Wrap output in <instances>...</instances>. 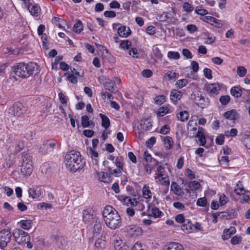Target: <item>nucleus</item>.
<instances>
[{"label":"nucleus","mask_w":250,"mask_h":250,"mask_svg":"<svg viewBox=\"0 0 250 250\" xmlns=\"http://www.w3.org/2000/svg\"><path fill=\"white\" fill-rule=\"evenodd\" d=\"M221 219L229 220L232 218L233 214L229 211L221 212Z\"/></svg>","instance_id":"nucleus-50"},{"label":"nucleus","mask_w":250,"mask_h":250,"mask_svg":"<svg viewBox=\"0 0 250 250\" xmlns=\"http://www.w3.org/2000/svg\"><path fill=\"white\" fill-rule=\"evenodd\" d=\"M117 32L119 36L122 38H127L131 34L130 28L123 25H120L117 28Z\"/></svg>","instance_id":"nucleus-13"},{"label":"nucleus","mask_w":250,"mask_h":250,"mask_svg":"<svg viewBox=\"0 0 250 250\" xmlns=\"http://www.w3.org/2000/svg\"><path fill=\"white\" fill-rule=\"evenodd\" d=\"M82 125L83 127H87L92 124L87 115H83L81 118Z\"/></svg>","instance_id":"nucleus-36"},{"label":"nucleus","mask_w":250,"mask_h":250,"mask_svg":"<svg viewBox=\"0 0 250 250\" xmlns=\"http://www.w3.org/2000/svg\"><path fill=\"white\" fill-rule=\"evenodd\" d=\"M167 57L169 59L178 60L180 58V54L178 52L169 51L167 53Z\"/></svg>","instance_id":"nucleus-53"},{"label":"nucleus","mask_w":250,"mask_h":250,"mask_svg":"<svg viewBox=\"0 0 250 250\" xmlns=\"http://www.w3.org/2000/svg\"><path fill=\"white\" fill-rule=\"evenodd\" d=\"M103 216L106 225L111 229L120 228L122 219L118 212L110 206H106L103 211Z\"/></svg>","instance_id":"nucleus-2"},{"label":"nucleus","mask_w":250,"mask_h":250,"mask_svg":"<svg viewBox=\"0 0 250 250\" xmlns=\"http://www.w3.org/2000/svg\"><path fill=\"white\" fill-rule=\"evenodd\" d=\"M189 117V113L186 111H181L177 114V118L178 120L181 122L187 121Z\"/></svg>","instance_id":"nucleus-32"},{"label":"nucleus","mask_w":250,"mask_h":250,"mask_svg":"<svg viewBox=\"0 0 250 250\" xmlns=\"http://www.w3.org/2000/svg\"><path fill=\"white\" fill-rule=\"evenodd\" d=\"M188 83V81L186 79L178 80L175 83L176 87L178 88H182L186 86Z\"/></svg>","instance_id":"nucleus-43"},{"label":"nucleus","mask_w":250,"mask_h":250,"mask_svg":"<svg viewBox=\"0 0 250 250\" xmlns=\"http://www.w3.org/2000/svg\"><path fill=\"white\" fill-rule=\"evenodd\" d=\"M156 104L161 105L166 102V97L164 95L156 96L154 99Z\"/></svg>","instance_id":"nucleus-46"},{"label":"nucleus","mask_w":250,"mask_h":250,"mask_svg":"<svg viewBox=\"0 0 250 250\" xmlns=\"http://www.w3.org/2000/svg\"><path fill=\"white\" fill-rule=\"evenodd\" d=\"M13 235L16 242L19 244H22L30 239L28 233L21 229H15Z\"/></svg>","instance_id":"nucleus-4"},{"label":"nucleus","mask_w":250,"mask_h":250,"mask_svg":"<svg viewBox=\"0 0 250 250\" xmlns=\"http://www.w3.org/2000/svg\"><path fill=\"white\" fill-rule=\"evenodd\" d=\"M10 110L14 116L17 117L21 116L26 111L25 107L20 103H15L12 107L10 108Z\"/></svg>","instance_id":"nucleus-8"},{"label":"nucleus","mask_w":250,"mask_h":250,"mask_svg":"<svg viewBox=\"0 0 250 250\" xmlns=\"http://www.w3.org/2000/svg\"><path fill=\"white\" fill-rule=\"evenodd\" d=\"M131 45V42L129 40H125L121 42L120 47L124 49H128Z\"/></svg>","instance_id":"nucleus-42"},{"label":"nucleus","mask_w":250,"mask_h":250,"mask_svg":"<svg viewBox=\"0 0 250 250\" xmlns=\"http://www.w3.org/2000/svg\"><path fill=\"white\" fill-rule=\"evenodd\" d=\"M247 69L242 66H239L237 68V73L241 77H244L247 73Z\"/></svg>","instance_id":"nucleus-51"},{"label":"nucleus","mask_w":250,"mask_h":250,"mask_svg":"<svg viewBox=\"0 0 250 250\" xmlns=\"http://www.w3.org/2000/svg\"><path fill=\"white\" fill-rule=\"evenodd\" d=\"M173 206L175 208L181 210H184L186 209L185 205L179 202H175L173 203Z\"/></svg>","instance_id":"nucleus-62"},{"label":"nucleus","mask_w":250,"mask_h":250,"mask_svg":"<svg viewBox=\"0 0 250 250\" xmlns=\"http://www.w3.org/2000/svg\"><path fill=\"white\" fill-rule=\"evenodd\" d=\"M33 165L28 164L26 166L21 165V173L24 176H29L33 171Z\"/></svg>","instance_id":"nucleus-19"},{"label":"nucleus","mask_w":250,"mask_h":250,"mask_svg":"<svg viewBox=\"0 0 250 250\" xmlns=\"http://www.w3.org/2000/svg\"><path fill=\"white\" fill-rule=\"evenodd\" d=\"M224 117L229 121H231L233 124H234L236 120L239 118V114L235 109L227 111L224 114ZM233 125H230L232 126Z\"/></svg>","instance_id":"nucleus-11"},{"label":"nucleus","mask_w":250,"mask_h":250,"mask_svg":"<svg viewBox=\"0 0 250 250\" xmlns=\"http://www.w3.org/2000/svg\"><path fill=\"white\" fill-rule=\"evenodd\" d=\"M236 229L234 227H230L229 229H226L223 230L222 238L224 240H228L235 233Z\"/></svg>","instance_id":"nucleus-17"},{"label":"nucleus","mask_w":250,"mask_h":250,"mask_svg":"<svg viewBox=\"0 0 250 250\" xmlns=\"http://www.w3.org/2000/svg\"><path fill=\"white\" fill-rule=\"evenodd\" d=\"M207 90L208 93L212 95H216L219 93L220 87L218 83H210L208 85Z\"/></svg>","instance_id":"nucleus-18"},{"label":"nucleus","mask_w":250,"mask_h":250,"mask_svg":"<svg viewBox=\"0 0 250 250\" xmlns=\"http://www.w3.org/2000/svg\"><path fill=\"white\" fill-rule=\"evenodd\" d=\"M151 212L152 215L155 218L160 217L162 214V212L157 207L153 208H152Z\"/></svg>","instance_id":"nucleus-55"},{"label":"nucleus","mask_w":250,"mask_h":250,"mask_svg":"<svg viewBox=\"0 0 250 250\" xmlns=\"http://www.w3.org/2000/svg\"><path fill=\"white\" fill-rule=\"evenodd\" d=\"M28 10L32 15L34 17H38L40 12V6L36 4H29L28 6Z\"/></svg>","instance_id":"nucleus-22"},{"label":"nucleus","mask_w":250,"mask_h":250,"mask_svg":"<svg viewBox=\"0 0 250 250\" xmlns=\"http://www.w3.org/2000/svg\"><path fill=\"white\" fill-rule=\"evenodd\" d=\"M66 168L72 172L82 169L85 164L80 153L72 150L68 152L64 157Z\"/></svg>","instance_id":"nucleus-3"},{"label":"nucleus","mask_w":250,"mask_h":250,"mask_svg":"<svg viewBox=\"0 0 250 250\" xmlns=\"http://www.w3.org/2000/svg\"><path fill=\"white\" fill-rule=\"evenodd\" d=\"M238 130L236 128H231L229 130L225 131V135L228 137H233L237 135Z\"/></svg>","instance_id":"nucleus-44"},{"label":"nucleus","mask_w":250,"mask_h":250,"mask_svg":"<svg viewBox=\"0 0 250 250\" xmlns=\"http://www.w3.org/2000/svg\"><path fill=\"white\" fill-rule=\"evenodd\" d=\"M104 246L105 241L102 239L98 238L95 243V250H103Z\"/></svg>","instance_id":"nucleus-34"},{"label":"nucleus","mask_w":250,"mask_h":250,"mask_svg":"<svg viewBox=\"0 0 250 250\" xmlns=\"http://www.w3.org/2000/svg\"><path fill=\"white\" fill-rule=\"evenodd\" d=\"M83 29L82 22L80 20L77 21L73 26V31L77 33H80Z\"/></svg>","instance_id":"nucleus-38"},{"label":"nucleus","mask_w":250,"mask_h":250,"mask_svg":"<svg viewBox=\"0 0 250 250\" xmlns=\"http://www.w3.org/2000/svg\"><path fill=\"white\" fill-rule=\"evenodd\" d=\"M99 116L102 120V126L106 130L110 126V120L107 116L102 113L99 114Z\"/></svg>","instance_id":"nucleus-25"},{"label":"nucleus","mask_w":250,"mask_h":250,"mask_svg":"<svg viewBox=\"0 0 250 250\" xmlns=\"http://www.w3.org/2000/svg\"><path fill=\"white\" fill-rule=\"evenodd\" d=\"M171 190L174 193V194L180 195L182 192V189L180 186L174 182H172L171 185Z\"/></svg>","instance_id":"nucleus-33"},{"label":"nucleus","mask_w":250,"mask_h":250,"mask_svg":"<svg viewBox=\"0 0 250 250\" xmlns=\"http://www.w3.org/2000/svg\"><path fill=\"white\" fill-rule=\"evenodd\" d=\"M234 192L237 195H244V192L246 191L241 182H239V183L237 184L234 189Z\"/></svg>","instance_id":"nucleus-39"},{"label":"nucleus","mask_w":250,"mask_h":250,"mask_svg":"<svg viewBox=\"0 0 250 250\" xmlns=\"http://www.w3.org/2000/svg\"><path fill=\"white\" fill-rule=\"evenodd\" d=\"M181 229L185 233L192 232L194 231L193 225L189 220L186 219V222L182 224Z\"/></svg>","instance_id":"nucleus-20"},{"label":"nucleus","mask_w":250,"mask_h":250,"mask_svg":"<svg viewBox=\"0 0 250 250\" xmlns=\"http://www.w3.org/2000/svg\"><path fill=\"white\" fill-rule=\"evenodd\" d=\"M220 206L225 205L228 201V197L224 194L221 195L219 199Z\"/></svg>","instance_id":"nucleus-57"},{"label":"nucleus","mask_w":250,"mask_h":250,"mask_svg":"<svg viewBox=\"0 0 250 250\" xmlns=\"http://www.w3.org/2000/svg\"><path fill=\"white\" fill-rule=\"evenodd\" d=\"M242 89L241 87L238 86H233L230 90V94L232 96L238 98L240 97L242 95Z\"/></svg>","instance_id":"nucleus-29"},{"label":"nucleus","mask_w":250,"mask_h":250,"mask_svg":"<svg viewBox=\"0 0 250 250\" xmlns=\"http://www.w3.org/2000/svg\"><path fill=\"white\" fill-rule=\"evenodd\" d=\"M165 75L167 77L169 80L175 81L179 76L178 73L170 71L166 73Z\"/></svg>","instance_id":"nucleus-41"},{"label":"nucleus","mask_w":250,"mask_h":250,"mask_svg":"<svg viewBox=\"0 0 250 250\" xmlns=\"http://www.w3.org/2000/svg\"><path fill=\"white\" fill-rule=\"evenodd\" d=\"M93 212V211L90 208L85 209L83 211V220L85 224L91 225L95 220L97 219L96 216L94 215Z\"/></svg>","instance_id":"nucleus-6"},{"label":"nucleus","mask_w":250,"mask_h":250,"mask_svg":"<svg viewBox=\"0 0 250 250\" xmlns=\"http://www.w3.org/2000/svg\"><path fill=\"white\" fill-rule=\"evenodd\" d=\"M94 223L95 224L93 227V234H98L102 230V224L98 218L95 220Z\"/></svg>","instance_id":"nucleus-26"},{"label":"nucleus","mask_w":250,"mask_h":250,"mask_svg":"<svg viewBox=\"0 0 250 250\" xmlns=\"http://www.w3.org/2000/svg\"><path fill=\"white\" fill-rule=\"evenodd\" d=\"M135 228L134 226H128L125 227L123 229L125 232L128 233V234L133 235L135 234V232L136 231Z\"/></svg>","instance_id":"nucleus-49"},{"label":"nucleus","mask_w":250,"mask_h":250,"mask_svg":"<svg viewBox=\"0 0 250 250\" xmlns=\"http://www.w3.org/2000/svg\"><path fill=\"white\" fill-rule=\"evenodd\" d=\"M97 175L99 180L101 182H103L104 183L108 182V180L109 178V175L108 173L100 171L97 173Z\"/></svg>","instance_id":"nucleus-28"},{"label":"nucleus","mask_w":250,"mask_h":250,"mask_svg":"<svg viewBox=\"0 0 250 250\" xmlns=\"http://www.w3.org/2000/svg\"><path fill=\"white\" fill-rule=\"evenodd\" d=\"M170 130L169 126L167 125H165L162 127L159 132L162 134L166 135L169 133Z\"/></svg>","instance_id":"nucleus-56"},{"label":"nucleus","mask_w":250,"mask_h":250,"mask_svg":"<svg viewBox=\"0 0 250 250\" xmlns=\"http://www.w3.org/2000/svg\"><path fill=\"white\" fill-rule=\"evenodd\" d=\"M131 250H146V246L140 243L136 242L134 245Z\"/></svg>","instance_id":"nucleus-54"},{"label":"nucleus","mask_w":250,"mask_h":250,"mask_svg":"<svg viewBox=\"0 0 250 250\" xmlns=\"http://www.w3.org/2000/svg\"><path fill=\"white\" fill-rule=\"evenodd\" d=\"M182 8L183 10L187 13H190L194 10V7L188 2H184Z\"/></svg>","instance_id":"nucleus-40"},{"label":"nucleus","mask_w":250,"mask_h":250,"mask_svg":"<svg viewBox=\"0 0 250 250\" xmlns=\"http://www.w3.org/2000/svg\"><path fill=\"white\" fill-rule=\"evenodd\" d=\"M201 19L203 21L209 23L217 28H220L222 26V22L221 20L211 16H207L203 17Z\"/></svg>","instance_id":"nucleus-12"},{"label":"nucleus","mask_w":250,"mask_h":250,"mask_svg":"<svg viewBox=\"0 0 250 250\" xmlns=\"http://www.w3.org/2000/svg\"><path fill=\"white\" fill-rule=\"evenodd\" d=\"M175 219L177 223L180 224H183L186 221V219H185V216L183 214L177 215L175 217Z\"/></svg>","instance_id":"nucleus-59"},{"label":"nucleus","mask_w":250,"mask_h":250,"mask_svg":"<svg viewBox=\"0 0 250 250\" xmlns=\"http://www.w3.org/2000/svg\"><path fill=\"white\" fill-rule=\"evenodd\" d=\"M143 195L146 199H149L152 196V193L149 189V187L145 185L143 188Z\"/></svg>","instance_id":"nucleus-37"},{"label":"nucleus","mask_w":250,"mask_h":250,"mask_svg":"<svg viewBox=\"0 0 250 250\" xmlns=\"http://www.w3.org/2000/svg\"><path fill=\"white\" fill-rule=\"evenodd\" d=\"M39 72V66L36 62H31L26 63L21 62L14 64L11 75L17 81L18 79L17 77L25 79L30 76L36 75Z\"/></svg>","instance_id":"nucleus-1"},{"label":"nucleus","mask_w":250,"mask_h":250,"mask_svg":"<svg viewBox=\"0 0 250 250\" xmlns=\"http://www.w3.org/2000/svg\"><path fill=\"white\" fill-rule=\"evenodd\" d=\"M22 163L21 165L26 166L28 164L32 165V157L28 153H23Z\"/></svg>","instance_id":"nucleus-31"},{"label":"nucleus","mask_w":250,"mask_h":250,"mask_svg":"<svg viewBox=\"0 0 250 250\" xmlns=\"http://www.w3.org/2000/svg\"><path fill=\"white\" fill-rule=\"evenodd\" d=\"M195 12L196 14L201 16H205L208 14V12L207 10L202 9L199 7H197L195 8Z\"/></svg>","instance_id":"nucleus-60"},{"label":"nucleus","mask_w":250,"mask_h":250,"mask_svg":"<svg viewBox=\"0 0 250 250\" xmlns=\"http://www.w3.org/2000/svg\"><path fill=\"white\" fill-rule=\"evenodd\" d=\"M241 241H242L241 237L238 236V235H235L231 238V239L230 240V242H231V244H232V245H236V244H238L239 243H240L241 242Z\"/></svg>","instance_id":"nucleus-61"},{"label":"nucleus","mask_w":250,"mask_h":250,"mask_svg":"<svg viewBox=\"0 0 250 250\" xmlns=\"http://www.w3.org/2000/svg\"><path fill=\"white\" fill-rule=\"evenodd\" d=\"M230 99L229 95H223L220 97L219 101L222 105H226L229 102Z\"/></svg>","instance_id":"nucleus-52"},{"label":"nucleus","mask_w":250,"mask_h":250,"mask_svg":"<svg viewBox=\"0 0 250 250\" xmlns=\"http://www.w3.org/2000/svg\"><path fill=\"white\" fill-rule=\"evenodd\" d=\"M123 169L118 168L112 169L110 166H108V171L111 175H113L115 177H119L122 174Z\"/></svg>","instance_id":"nucleus-35"},{"label":"nucleus","mask_w":250,"mask_h":250,"mask_svg":"<svg viewBox=\"0 0 250 250\" xmlns=\"http://www.w3.org/2000/svg\"><path fill=\"white\" fill-rule=\"evenodd\" d=\"M203 72L204 76L206 78L208 79H212V70L210 69L205 68H204Z\"/></svg>","instance_id":"nucleus-63"},{"label":"nucleus","mask_w":250,"mask_h":250,"mask_svg":"<svg viewBox=\"0 0 250 250\" xmlns=\"http://www.w3.org/2000/svg\"><path fill=\"white\" fill-rule=\"evenodd\" d=\"M182 95V93L180 91L173 89L170 94V100L174 104H176L178 101L181 99Z\"/></svg>","instance_id":"nucleus-16"},{"label":"nucleus","mask_w":250,"mask_h":250,"mask_svg":"<svg viewBox=\"0 0 250 250\" xmlns=\"http://www.w3.org/2000/svg\"><path fill=\"white\" fill-rule=\"evenodd\" d=\"M123 158L122 156L118 157L115 159L114 163H115V165H116L117 168L123 169L124 164L123 163Z\"/></svg>","instance_id":"nucleus-48"},{"label":"nucleus","mask_w":250,"mask_h":250,"mask_svg":"<svg viewBox=\"0 0 250 250\" xmlns=\"http://www.w3.org/2000/svg\"><path fill=\"white\" fill-rule=\"evenodd\" d=\"M56 146V143L54 142L45 141L40 148V151L43 154H46L48 151H50Z\"/></svg>","instance_id":"nucleus-14"},{"label":"nucleus","mask_w":250,"mask_h":250,"mask_svg":"<svg viewBox=\"0 0 250 250\" xmlns=\"http://www.w3.org/2000/svg\"><path fill=\"white\" fill-rule=\"evenodd\" d=\"M169 112V109L167 106H162L160 107L157 112V115L159 116L163 117Z\"/></svg>","instance_id":"nucleus-47"},{"label":"nucleus","mask_w":250,"mask_h":250,"mask_svg":"<svg viewBox=\"0 0 250 250\" xmlns=\"http://www.w3.org/2000/svg\"><path fill=\"white\" fill-rule=\"evenodd\" d=\"M165 147L167 149H170L172 147L173 141L171 137L169 136L165 137L163 140Z\"/></svg>","instance_id":"nucleus-30"},{"label":"nucleus","mask_w":250,"mask_h":250,"mask_svg":"<svg viewBox=\"0 0 250 250\" xmlns=\"http://www.w3.org/2000/svg\"><path fill=\"white\" fill-rule=\"evenodd\" d=\"M164 250H184V248L181 244L172 242L168 244Z\"/></svg>","instance_id":"nucleus-24"},{"label":"nucleus","mask_w":250,"mask_h":250,"mask_svg":"<svg viewBox=\"0 0 250 250\" xmlns=\"http://www.w3.org/2000/svg\"><path fill=\"white\" fill-rule=\"evenodd\" d=\"M120 80L118 78H115L114 80L108 79L104 83V86L106 89L112 92H114L115 91V88H114L115 83H120Z\"/></svg>","instance_id":"nucleus-15"},{"label":"nucleus","mask_w":250,"mask_h":250,"mask_svg":"<svg viewBox=\"0 0 250 250\" xmlns=\"http://www.w3.org/2000/svg\"><path fill=\"white\" fill-rule=\"evenodd\" d=\"M199 182L196 181H191L188 183V187L191 190H196L200 188Z\"/></svg>","instance_id":"nucleus-45"},{"label":"nucleus","mask_w":250,"mask_h":250,"mask_svg":"<svg viewBox=\"0 0 250 250\" xmlns=\"http://www.w3.org/2000/svg\"><path fill=\"white\" fill-rule=\"evenodd\" d=\"M204 129L202 127H199L196 134L195 137L197 138L200 143V145L204 146L206 143V137L204 134Z\"/></svg>","instance_id":"nucleus-21"},{"label":"nucleus","mask_w":250,"mask_h":250,"mask_svg":"<svg viewBox=\"0 0 250 250\" xmlns=\"http://www.w3.org/2000/svg\"><path fill=\"white\" fill-rule=\"evenodd\" d=\"M122 201L124 204L128 207H133L136 203L135 198H132L130 196H122Z\"/></svg>","instance_id":"nucleus-23"},{"label":"nucleus","mask_w":250,"mask_h":250,"mask_svg":"<svg viewBox=\"0 0 250 250\" xmlns=\"http://www.w3.org/2000/svg\"><path fill=\"white\" fill-rule=\"evenodd\" d=\"M43 191L41 187L33 186L28 190L29 197L37 199L42 194Z\"/></svg>","instance_id":"nucleus-10"},{"label":"nucleus","mask_w":250,"mask_h":250,"mask_svg":"<svg viewBox=\"0 0 250 250\" xmlns=\"http://www.w3.org/2000/svg\"><path fill=\"white\" fill-rule=\"evenodd\" d=\"M20 225L22 229L28 230L32 227V221L31 220H21Z\"/></svg>","instance_id":"nucleus-27"},{"label":"nucleus","mask_w":250,"mask_h":250,"mask_svg":"<svg viewBox=\"0 0 250 250\" xmlns=\"http://www.w3.org/2000/svg\"><path fill=\"white\" fill-rule=\"evenodd\" d=\"M12 234L7 229H3L0 231V247L5 248L7 244L10 242Z\"/></svg>","instance_id":"nucleus-7"},{"label":"nucleus","mask_w":250,"mask_h":250,"mask_svg":"<svg viewBox=\"0 0 250 250\" xmlns=\"http://www.w3.org/2000/svg\"><path fill=\"white\" fill-rule=\"evenodd\" d=\"M53 238L56 247L60 250H66L68 248L67 241L64 237L55 235Z\"/></svg>","instance_id":"nucleus-5"},{"label":"nucleus","mask_w":250,"mask_h":250,"mask_svg":"<svg viewBox=\"0 0 250 250\" xmlns=\"http://www.w3.org/2000/svg\"><path fill=\"white\" fill-rule=\"evenodd\" d=\"M193 98L195 103L202 108L207 107L209 101L208 98H205L202 94L197 93L194 95Z\"/></svg>","instance_id":"nucleus-9"},{"label":"nucleus","mask_w":250,"mask_h":250,"mask_svg":"<svg viewBox=\"0 0 250 250\" xmlns=\"http://www.w3.org/2000/svg\"><path fill=\"white\" fill-rule=\"evenodd\" d=\"M198 206L205 207L207 204V201L205 197L199 198L198 199L196 203Z\"/></svg>","instance_id":"nucleus-58"},{"label":"nucleus","mask_w":250,"mask_h":250,"mask_svg":"<svg viewBox=\"0 0 250 250\" xmlns=\"http://www.w3.org/2000/svg\"><path fill=\"white\" fill-rule=\"evenodd\" d=\"M185 175L190 179H193L195 178V173L189 168L186 169Z\"/></svg>","instance_id":"nucleus-64"}]
</instances>
